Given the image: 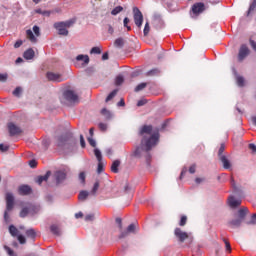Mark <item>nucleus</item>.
<instances>
[{
  "instance_id": "1",
  "label": "nucleus",
  "mask_w": 256,
  "mask_h": 256,
  "mask_svg": "<svg viewBox=\"0 0 256 256\" xmlns=\"http://www.w3.org/2000/svg\"><path fill=\"white\" fill-rule=\"evenodd\" d=\"M139 135L143 137L141 147L136 148L134 155L135 157H141V153H144L146 161L149 163L151 161L149 151L159 142V130L153 131V126L144 125L140 128Z\"/></svg>"
},
{
  "instance_id": "2",
  "label": "nucleus",
  "mask_w": 256,
  "mask_h": 256,
  "mask_svg": "<svg viewBox=\"0 0 256 256\" xmlns=\"http://www.w3.org/2000/svg\"><path fill=\"white\" fill-rule=\"evenodd\" d=\"M6 199V211L4 212V221L6 223H9V212L8 211H13V207H15V196H13V193H6L5 195Z\"/></svg>"
},
{
  "instance_id": "3",
  "label": "nucleus",
  "mask_w": 256,
  "mask_h": 256,
  "mask_svg": "<svg viewBox=\"0 0 256 256\" xmlns=\"http://www.w3.org/2000/svg\"><path fill=\"white\" fill-rule=\"evenodd\" d=\"M205 11V4L203 2L195 3L191 8V16L193 19H197L198 15H201Z\"/></svg>"
},
{
  "instance_id": "4",
  "label": "nucleus",
  "mask_w": 256,
  "mask_h": 256,
  "mask_svg": "<svg viewBox=\"0 0 256 256\" xmlns=\"http://www.w3.org/2000/svg\"><path fill=\"white\" fill-rule=\"evenodd\" d=\"M89 65V55L80 54L76 57V67H87Z\"/></svg>"
},
{
  "instance_id": "5",
  "label": "nucleus",
  "mask_w": 256,
  "mask_h": 256,
  "mask_svg": "<svg viewBox=\"0 0 256 256\" xmlns=\"http://www.w3.org/2000/svg\"><path fill=\"white\" fill-rule=\"evenodd\" d=\"M133 13L135 25L140 29V27L143 25V13H141V10H139L137 7L133 8Z\"/></svg>"
},
{
  "instance_id": "6",
  "label": "nucleus",
  "mask_w": 256,
  "mask_h": 256,
  "mask_svg": "<svg viewBox=\"0 0 256 256\" xmlns=\"http://www.w3.org/2000/svg\"><path fill=\"white\" fill-rule=\"evenodd\" d=\"M174 235L178 239L179 243H185V240L189 239V234L187 232H183L181 228H175Z\"/></svg>"
},
{
  "instance_id": "7",
  "label": "nucleus",
  "mask_w": 256,
  "mask_h": 256,
  "mask_svg": "<svg viewBox=\"0 0 256 256\" xmlns=\"http://www.w3.org/2000/svg\"><path fill=\"white\" fill-rule=\"evenodd\" d=\"M8 131L10 137H15V135H21L23 133V130L13 122L8 123Z\"/></svg>"
},
{
  "instance_id": "8",
  "label": "nucleus",
  "mask_w": 256,
  "mask_h": 256,
  "mask_svg": "<svg viewBox=\"0 0 256 256\" xmlns=\"http://www.w3.org/2000/svg\"><path fill=\"white\" fill-rule=\"evenodd\" d=\"M64 98L66 99V101H69L70 103H77L79 101V96L75 94L73 90L65 91Z\"/></svg>"
},
{
  "instance_id": "9",
  "label": "nucleus",
  "mask_w": 256,
  "mask_h": 256,
  "mask_svg": "<svg viewBox=\"0 0 256 256\" xmlns=\"http://www.w3.org/2000/svg\"><path fill=\"white\" fill-rule=\"evenodd\" d=\"M46 78L48 79V81H54L55 83H61L62 81H64L61 74L54 72H47Z\"/></svg>"
},
{
  "instance_id": "10",
  "label": "nucleus",
  "mask_w": 256,
  "mask_h": 256,
  "mask_svg": "<svg viewBox=\"0 0 256 256\" xmlns=\"http://www.w3.org/2000/svg\"><path fill=\"white\" fill-rule=\"evenodd\" d=\"M54 27L58 30V35H63L64 37L69 35V30L64 27L63 22H56Z\"/></svg>"
},
{
  "instance_id": "11",
  "label": "nucleus",
  "mask_w": 256,
  "mask_h": 256,
  "mask_svg": "<svg viewBox=\"0 0 256 256\" xmlns=\"http://www.w3.org/2000/svg\"><path fill=\"white\" fill-rule=\"evenodd\" d=\"M249 55V47L247 45L243 44L241 45L238 53V61L241 63Z\"/></svg>"
},
{
  "instance_id": "12",
  "label": "nucleus",
  "mask_w": 256,
  "mask_h": 256,
  "mask_svg": "<svg viewBox=\"0 0 256 256\" xmlns=\"http://www.w3.org/2000/svg\"><path fill=\"white\" fill-rule=\"evenodd\" d=\"M18 193L22 196L31 195V193H33V189L29 185H21L18 187Z\"/></svg>"
},
{
  "instance_id": "13",
  "label": "nucleus",
  "mask_w": 256,
  "mask_h": 256,
  "mask_svg": "<svg viewBox=\"0 0 256 256\" xmlns=\"http://www.w3.org/2000/svg\"><path fill=\"white\" fill-rule=\"evenodd\" d=\"M219 161L222 163L223 169H231L232 165L229 156H221Z\"/></svg>"
},
{
  "instance_id": "14",
  "label": "nucleus",
  "mask_w": 256,
  "mask_h": 256,
  "mask_svg": "<svg viewBox=\"0 0 256 256\" xmlns=\"http://www.w3.org/2000/svg\"><path fill=\"white\" fill-rule=\"evenodd\" d=\"M49 177H51V171H47L44 176H38L36 183L43 185V183H47V181H49Z\"/></svg>"
},
{
  "instance_id": "15",
  "label": "nucleus",
  "mask_w": 256,
  "mask_h": 256,
  "mask_svg": "<svg viewBox=\"0 0 256 256\" xmlns=\"http://www.w3.org/2000/svg\"><path fill=\"white\" fill-rule=\"evenodd\" d=\"M55 179L57 183H61L62 181H65L67 179V173L65 171H57L55 172Z\"/></svg>"
},
{
  "instance_id": "16",
  "label": "nucleus",
  "mask_w": 256,
  "mask_h": 256,
  "mask_svg": "<svg viewBox=\"0 0 256 256\" xmlns=\"http://www.w3.org/2000/svg\"><path fill=\"white\" fill-rule=\"evenodd\" d=\"M228 203L229 206L232 207V209H235L236 207H239V205H241V200L235 199V197L230 196L228 198Z\"/></svg>"
},
{
  "instance_id": "17",
  "label": "nucleus",
  "mask_w": 256,
  "mask_h": 256,
  "mask_svg": "<svg viewBox=\"0 0 256 256\" xmlns=\"http://www.w3.org/2000/svg\"><path fill=\"white\" fill-rule=\"evenodd\" d=\"M241 223H243V220L241 218H236L228 222L229 227L232 229H235L237 227H241Z\"/></svg>"
},
{
  "instance_id": "18",
  "label": "nucleus",
  "mask_w": 256,
  "mask_h": 256,
  "mask_svg": "<svg viewBox=\"0 0 256 256\" xmlns=\"http://www.w3.org/2000/svg\"><path fill=\"white\" fill-rule=\"evenodd\" d=\"M23 57L26 60H31L35 57V51L32 48H29L24 52Z\"/></svg>"
},
{
  "instance_id": "19",
  "label": "nucleus",
  "mask_w": 256,
  "mask_h": 256,
  "mask_svg": "<svg viewBox=\"0 0 256 256\" xmlns=\"http://www.w3.org/2000/svg\"><path fill=\"white\" fill-rule=\"evenodd\" d=\"M50 231L52 235H56V237H61V228H59V226L55 224L51 225Z\"/></svg>"
},
{
  "instance_id": "20",
  "label": "nucleus",
  "mask_w": 256,
  "mask_h": 256,
  "mask_svg": "<svg viewBox=\"0 0 256 256\" xmlns=\"http://www.w3.org/2000/svg\"><path fill=\"white\" fill-rule=\"evenodd\" d=\"M247 213H249V209L247 208H241L238 211V219H241L242 221H245V217H247Z\"/></svg>"
},
{
  "instance_id": "21",
  "label": "nucleus",
  "mask_w": 256,
  "mask_h": 256,
  "mask_svg": "<svg viewBox=\"0 0 256 256\" xmlns=\"http://www.w3.org/2000/svg\"><path fill=\"white\" fill-rule=\"evenodd\" d=\"M26 37L31 43H37V37H35V34H33L31 29L26 31Z\"/></svg>"
},
{
  "instance_id": "22",
  "label": "nucleus",
  "mask_w": 256,
  "mask_h": 256,
  "mask_svg": "<svg viewBox=\"0 0 256 256\" xmlns=\"http://www.w3.org/2000/svg\"><path fill=\"white\" fill-rule=\"evenodd\" d=\"M69 141V135L65 134L58 138V147H63Z\"/></svg>"
},
{
  "instance_id": "23",
  "label": "nucleus",
  "mask_w": 256,
  "mask_h": 256,
  "mask_svg": "<svg viewBox=\"0 0 256 256\" xmlns=\"http://www.w3.org/2000/svg\"><path fill=\"white\" fill-rule=\"evenodd\" d=\"M121 165V161L115 160L111 165L112 173H119V167Z\"/></svg>"
},
{
  "instance_id": "24",
  "label": "nucleus",
  "mask_w": 256,
  "mask_h": 256,
  "mask_svg": "<svg viewBox=\"0 0 256 256\" xmlns=\"http://www.w3.org/2000/svg\"><path fill=\"white\" fill-rule=\"evenodd\" d=\"M29 209H33L31 204H28V207L22 208L20 211V217L25 218L27 215H29Z\"/></svg>"
},
{
  "instance_id": "25",
  "label": "nucleus",
  "mask_w": 256,
  "mask_h": 256,
  "mask_svg": "<svg viewBox=\"0 0 256 256\" xmlns=\"http://www.w3.org/2000/svg\"><path fill=\"white\" fill-rule=\"evenodd\" d=\"M26 236L29 238V239H35V237H37V232L35 231V229L33 228H30L26 231Z\"/></svg>"
},
{
  "instance_id": "26",
  "label": "nucleus",
  "mask_w": 256,
  "mask_h": 256,
  "mask_svg": "<svg viewBox=\"0 0 256 256\" xmlns=\"http://www.w3.org/2000/svg\"><path fill=\"white\" fill-rule=\"evenodd\" d=\"M88 197H89V192L85 190L80 191L78 195L79 201H85Z\"/></svg>"
},
{
  "instance_id": "27",
  "label": "nucleus",
  "mask_w": 256,
  "mask_h": 256,
  "mask_svg": "<svg viewBox=\"0 0 256 256\" xmlns=\"http://www.w3.org/2000/svg\"><path fill=\"white\" fill-rule=\"evenodd\" d=\"M9 233H10V235H12V237H17V235H19V230L17 229V227L10 225Z\"/></svg>"
},
{
  "instance_id": "28",
  "label": "nucleus",
  "mask_w": 256,
  "mask_h": 256,
  "mask_svg": "<svg viewBox=\"0 0 256 256\" xmlns=\"http://www.w3.org/2000/svg\"><path fill=\"white\" fill-rule=\"evenodd\" d=\"M223 153H225V143H221L220 147L218 148V159L225 157Z\"/></svg>"
},
{
  "instance_id": "29",
  "label": "nucleus",
  "mask_w": 256,
  "mask_h": 256,
  "mask_svg": "<svg viewBox=\"0 0 256 256\" xmlns=\"http://www.w3.org/2000/svg\"><path fill=\"white\" fill-rule=\"evenodd\" d=\"M94 155L98 161V163H101L103 161V156L101 155V151L97 148L94 149Z\"/></svg>"
},
{
  "instance_id": "30",
  "label": "nucleus",
  "mask_w": 256,
  "mask_h": 256,
  "mask_svg": "<svg viewBox=\"0 0 256 256\" xmlns=\"http://www.w3.org/2000/svg\"><path fill=\"white\" fill-rule=\"evenodd\" d=\"M126 230L128 231L129 234H130V233L135 234V233H137V226H136L135 224H130V225L126 228Z\"/></svg>"
},
{
  "instance_id": "31",
  "label": "nucleus",
  "mask_w": 256,
  "mask_h": 256,
  "mask_svg": "<svg viewBox=\"0 0 256 256\" xmlns=\"http://www.w3.org/2000/svg\"><path fill=\"white\" fill-rule=\"evenodd\" d=\"M237 85L238 87H244L245 85V78L243 76H237L236 77Z\"/></svg>"
},
{
  "instance_id": "32",
  "label": "nucleus",
  "mask_w": 256,
  "mask_h": 256,
  "mask_svg": "<svg viewBox=\"0 0 256 256\" xmlns=\"http://www.w3.org/2000/svg\"><path fill=\"white\" fill-rule=\"evenodd\" d=\"M145 87H147V83L142 82L140 84H138L135 88V92L139 93V91H143V89H145Z\"/></svg>"
},
{
  "instance_id": "33",
  "label": "nucleus",
  "mask_w": 256,
  "mask_h": 256,
  "mask_svg": "<svg viewBox=\"0 0 256 256\" xmlns=\"http://www.w3.org/2000/svg\"><path fill=\"white\" fill-rule=\"evenodd\" d=\"M63 23V25H64V27L66 28V29H69V27H73V25H75V20H67V21H65V22H62Z\"/></svg>"
},
{
  "instance_id": "34",
  "label": "nucleus",
  "mask_w": 256,
  "mask_h": 256,
  "mask_svg": "<svg viewBox=\"0 0 256 256\" xmlns=\"http://www.w3.org/2000/svg\"><path fill=\"white\" fill-rule=\"evenodd\" d=\"M97 191H99V181H96L94 183V186L90 193H91V195H97Z\"/></svg>"
},
{
  "instance_id": "35",
  "label": "nucleus",
  "mask_w": 256,
  "mask_h": 256,
  "mask_svg": "<svg viewBox=\"0 0 256 256\" xmlns=\"http://www.w3.org/2000/svg\"><path fill=\"white\" fill-rule=\"evenodd\" d=\"M120 234L118 236V239H125L126 237H129V231L126 230H120Z\"/></svg>"
},
{
  "instance_id": "36",
  "label": "nucleus",
  "mask_w": 256,
  "mask_h": 256,
  "mask_svg": "<svg viewBox=\"0 0 256 256\" xmlns=\"http://www.w3.org/2000/svg\"><path fill=\"white\" fill-rule=\"evenodd\" d=\"M118 90L115 89L113 90L106 98V103H109V101H111V99H113L116 95H117Z\"/></svg>"
},
{
  "instance_id": "37",
  "label": "nucleus",
  "mask_w": 256,
  "mask_h": 256,
  "mask_svg": "<svg viewBox=\"0 0 256 256\" xmlns=\"http://www.w3.org/2000/svg\"><path fill=\"white\" fill-rule=\"evenodd\" d=\"M121 11H123V7L117 6L111 11V15H119V13H121Z\"/></svg>"
},
{
  "instance_id": "38",
  "label": "nucleus",
  "mask_w": 256,
  "mask_h": 256,
  "mask_svg": "<svg viewBox=\"0 0 256 256\" xmlns=\"http://www.w3.org/2000/svg\"><path fill=\"white\" fill-rule=\"evenodd\" d=\"M114 45L116 47H123V45H125V42L123 41V38H117L114 42Z\"/></svg>"
},
{
  "instance_id": "39",
  "label": "nucleus",
  "mask_w": 256,
  "mask_h": 256,
  "mask_svg": "<svg viewBox=\"0 0 256 256\" xmlns=\"http://www.w3.org/2000/svg\"><path fill=\"white\" fill-rule=\"evenodd\" d=\"M125 81V78L123 76L118 75L115 79V85H123V82Z\"/></svg>"
},
{
  "instance_id": "40",
  "label": "nucleus",
  "mask_w": 256,
  "mask_h": 256,
  "mask_svg": "<svg viewBox=\"0 0 256 256\" xmlns=\"http://www.w3.org/2000/svg\"><path fill=\"white\" fill-rule=\"evenodd\" d=\"M149 31H151V27L149 26V22H146L143 30L144 37H147V35H149Z\"/></svg>"
},
{
  "instance_id": "41",
  "label": "nucleus",
  "mask_w": 256,
  "mask_h": 256,
  "mask_svg": "<svg viewBox=\"0 0 256 256\" xmlns=\"http://www.w3.org/2000/svg\"><path fill=\"white\" fill-rule=\"evenodd\" d=\"M4 249H5L6 253H8L9 256H17V254H15L13 249H11L9 246H5Z\"/></svg>"
},
{
  "instance_id": "42",
  "label": "nucleus",
  "mask_w": 256,
  "mask_h": 256,
  "mask_svg": "<svg viewBox=\"0 0 256 256\" xmlns=\"http://www.w3.org/2000/svg\"><path fill=\"white\" fill-rule=\"evenodd\" d=\"M91 54H94V55H101V48L99 47H93L90 51Z\"/></svg>"
},
{
  "instance_id": "43",
  "label": "nucleus",
  "mask_w": 256,
  "mask_h": 256,
  "mask_svg": "<svg viewBox=\"0 0 256 256\" xmlns=\"http://www.w3.org/2000/svg\"><path fill=\"white\" fill-rule=\"evenodd\" d=\"M180 227H185L187 225V216H182L179 222Z\"/></svg>"
},
{
  "instance_id": "44",
  "label": "nucleus",
  "mask_w": 256,
  "mask_h": 256,
  "mask_svg": "<svg viewBox=\"0 0 256 256\" xmlns=\"http://www.w3.org/2000/svg\"><path fill=\"white\" fill-rule=\"evenodd\" d=\"M9 79V75L7 73L1 74L0 73V81L1 83H5Z\"/></svg>"
},
{
  "instance_id": "45",
  "label": "nucleus",
  "mask_w": 256,
  "mask_h": 256,
  "mask_svg": "<svg viewBox=\"0 0 256 256\" xmlns=\"http://www.w3.org/2000/svg\"><path fill=\"white\" fill-rule=\"evenodd\" d=\"M157 73H159L158 69H152L150 71L147 72V77H153V75H157Z\"/></svg>"
},
{
  "instance_id": "46",
  "label": "nucleus",
  "mask_w": 256,
  "mask_h": 256,
  "mask_svg": "<svg viewBox=\"0 0 256 256\" xmlns=\"http://www.w3.org/2000/svg\"><path fill=\"white\" fill-rule=\"evenodd\" d=\"M0 151L2 153H7V151H9V145L0 144Z\"/></svg>"
},
{
  "instance_id": "47",
  "label": "nucleus",
  "mask_w": 256,
  "mask_h": 256,
  "mask_svg": "<svg viewBox=\"0 0 256 256\" xmlns=\"http://www.w3.org/2000/svg\"><path fill=\"white\" fill-rule=\"evenodd\" d=\"M23 91V89H21V87H17L14 91H13V95L15 97H19V95H21V92Z\"/></svg>"
},
{
  "instance_id": "48",
  "label": "nucleus",
  "mask_w": 256,
  "mask_h": 256,
  "mask_svg": "<svg viewBox=\"0 0 256 256\" xmlns=\"http://www.w3.org/2000/svg\"><path fill=\"white\" fill-rule=\"evenodd\" d=\"M18 241L21 245H25V243H27V240L25 239V236H23V235H18Z\"/></svg>"
},
{
  "instance_id": "49",
  "label": "nucleus",
  "mask_w": 256,
  "mask_h": 256,
  "mask_svg": "<svg viewBox=\"0 0 256 256\" xmlns=\"http://www.w3.org/2000/svg\"><path fill=\"white\" fill-rule=\"evenodd\" d=\"M116 223L118 225V228L120 229V231L123 230V220H121V218H116Z\"/></svg>"
},
{
  "instance_id": "50",
  "label": "nucleus",
  "mask_w": 256,
  "mask_h": 256,
  "mask_svg": "<svg viewBox=\"0 0 256 256\" xmlns=\"http://www.w3.org/2000/svg\"><path fill=\"white\" fill-rule=\"evenodd\" d=\"M88 143L91 145V147H97V142H95V139L88 137Z\"/></svg>"
},
{
  "instance_id": "51",
  "label": "nucleus",
  "mask_w": 256,
  "mask_h": 256,
  "mask_svg": "<svg viewBox=\"0 0 256 256\" xmlns=\"http://www.w3.org/2000/svg\"><path fill=\"white\" fill-rule=\"evenodd\" d=\"M129 19L127 17L124 18V27L127 28V31H131V26H129Z\"/></svg>"
},
{
  "instance_id": "52",
  "label": "nucleus",
  "mask_w": 256,
  "mask_h": 256,
  "mask_svg": "<svg viewBox=\"0 0 256 256\" xmlns=\"http://www.w3.org/2000/svg\"><path fill=\"white\" fill-rule=\"evenodd\" d=\"M247 225H256V214L252 215V218L249 222H247Z\"/></svg>"
},
{
  "instance_id": "53",
  "label": "nucleus",
  "mask_w": 256,
  "mask_h": 256,
  "mask_svg": "<svg viewBox=\"0 0 256 256\" xmlns=\"http://www.w3.org/2000/svg\"><path fill=\"white\" fill-rule=\"evenodd\" d=\"M33 31H34L36 37H39L41 35L39 26H33Z\"/></svg>"
},
{
  "instance_id": "54",
  "label": "nucleus",
  "mask_w": 256,
  "mask_h": 256,
  "mask_svg": "<svg viewBox=\"0 0 256 256\" xmlns=\"http://www.w3.org/2000/svg\"><path fill=\"white\" fill-rule=\"evenodd\" d=\"M98 127H99L100 131H107V124H105V123H99Z\"/></svg>"
},
{
  "instance_id": "55",
  "label": "nucleus",
  "mask_w": 256,
  "mask_h": 256,
  "mask_svg": "<svg viewBox=\"0 0 256 256\" xmlns=\"http://www.w3.org/2000/svg\"><path fill=\"white\" fill-rule=\"evenodd\" d=\"M101 114L104 115L105 117L111 116V114L109 113V110H107V108L102 109Z\"/></svg>"
},
{
  "instance_id": "56",
  "label": "nucleus",
  "mask_w": 256,
  "mask_h": 256,
  "mask_svg": "<svg viewBox=\"0 0 256 256\" xmlns=\"http://www.w3.org/2000/svg\"><path fill=\"white\" fill-rule=\"evenodd\" d=\"M146 104H147V100L142 99L137 102V107H143V105H146Z\"/></svg>"
},
{
  "instance_id": "57",
  "label": "nucleus",
  "mask_w": 256,
  "mask_h": 256,
  "mask_svg": "<svg viewBox=\"0 0 256 256\" xmlns=\"http://www.w3.org/2000/svg\"><path fill=\"white\" fill-rule=\"evenodd\" d=\"M93 219H95L94 214H88L85 216V221H93Z\"/></svg>"
},
{
  "instance_id": "58",
  "label": "nucleus",
  "mask_w": 256,
  "mask_h": 256,
  "mask_svg": "<svg viewBox=\"0 0 256 256\" xmlns=\"http://www.w3.org/2000/svg\"><path fill=\"white\" fill-rule=\"evenodd\" d=\"M21 45H23V41L17 40L14 44V49H19V47H21Z\"/></svg>"
},
{
  "instance_id": "59",
  "label": "nucleus",
  "mask_w": 256,
  "mask_h": 256,
  "mask_svg": "<svg viewBox=\"0 0 256 256\" xmlns=\"http://www.w3.org/2000/svg\"><path fill=\"white\" fill-rule=\"evenodd\" d=\"M29 166H30L32 169H35V167H37V161H36V160H30V161H29Z\"/></svg>"
},
{
  "instance_id": "60",
  "label": "nucleus",
  "mask_w": 256,
  "mask_h": 256,
  "mask_svg": "<svg viewBox=\"0 0 256 256\" xmlns=\"http://www.w3.org/2000/svg\"><path fill=\"white\" fill-rule=\"evenodd\" d=\"M79 180L81 181V183H85V172H81L79 174Z\"/></svg>"
},
{
  "instance_id": "61",
  "label": "nucleus",
  "mask_w": 256,
  "mask_h": 256,
  "mask_svg": "<svg viewBox=\"0 0 256 256\" xmlns=\"http://www.w3.org/2000/svg\"><path fill=\"white\" fill-rule=\"evenodd\" d=\"M97 173H103V163L101 161L98 163Z\"/></svg>"
},
{
  "instance_id": "62",
  "label": "nucleus",
  "mask_w": 256,
  "mask_h": 256,
  "mask_svg": "<svg viewBox=\"0 0 256 256\" xmlns=\"http://www.w3.org/2000/svg\"><path fill=\"white\" fill-rule=\"evenodd\" d=\"M225 246H226V251H229V253H231V244L229 243V241L224 240Z\"/></svg>"
},
{
  "instance_id": "63",
  "label": "nucleus",
  "mask_w": 256,
  "mask_h": 256,
  "mask_svg": "<svg viewBox=\"0 0 256 256\" xmlns=\"http://www.w3.org/2000/svg\"><path fill=\"white\" fill-rule=\"evenodd\" d=\"M249 43L254 51H256V42L255 40L251 39L249 40Z\"/></svg>"
},
{
  "instance_id": "64",
  "label": "nucleus",
  "mask_w": 256,
  "mask_h": 256,
  "mask_svg": "<svg viewBox=\"0 0 256 256\" xmlns=\"http://www.w3.org/2000/svg\"><path fill=\"white\" fill-rule=\"evenodd\" d=\"M248 148L250 149V151H252L253 153H256V145L255 144H249Z\"/></svg>"
}]
</instances>
